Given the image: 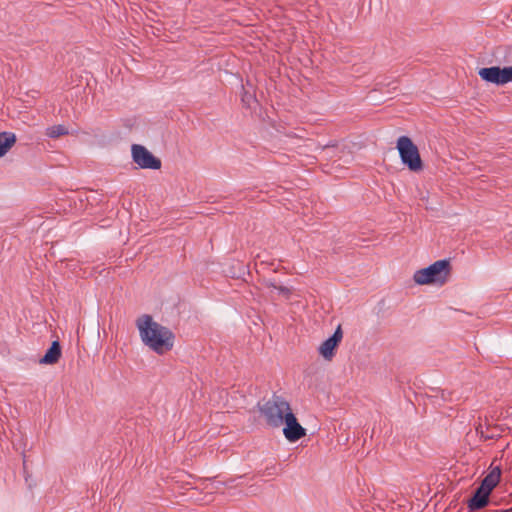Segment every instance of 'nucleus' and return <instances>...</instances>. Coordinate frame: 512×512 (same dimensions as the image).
Listing matches in <instances>:
<instances>
[{"mask_svg": "<svg viewBox=\"0 0 512 512\" xmlns=\"http://www.w3.org/2000/svg\"><path fill=\"white\" fill-rule=\"evenodd\" d=\"M142 342L157 354L170 351L174 345V333L166 326L154 321L149 314H143L136 320Z\"/></svg>", "mask_w": 512, "mask_h": 512, "instance_id": "obj_1", "label": "nucleus"}, {"mask_svg": "<svg viewBox=\"0 0 512 512\" xmlns=\"http://www.w3.org/2000/svg\"><path fill=\"white\" fill-rule=\"evenodd\" d=\"M451 270L449 260H438L426 268L417 270L414 273L413 280L419 285L436 284L442 286L448 282Z\"/></svg>", "mask_w": 512, "mask_h": 512, "instance_id": "obj_2", "label": "nucleus"}, {"mask_svg": "<svg viewBox=\"0 0 512 512\" xmlns=\"http://www.w3.org/2000/svg\"><path fill=\"white\" fill-rule=\"evenodd\" d=\"M259 411L264 416L266 424L278 428L284 423L285 415L291 411L290 404L282 397L273 395L263 405L258 404Z\"/></svg>", "mask_w": 512, "mask_h": 512, "instance_id": "obj_3", "label": "nucleus"}, {"mask_svg": "<svg viewBox=\"0 0 512 512\" xmlns=\"http://www.w3.org/2000/svg\"><path fill=\"white\" fill-rule=\"evenodd\" d=\"M396 148L402 163L412 172L423 170V162L419 149L408 136H401L397 140Z\"/></svg>", "mask_w": 512, "mask_h": 512, "instance_id": "obj_4", "label": "nucleus"}, {"mask_svg": "<svg viewBox=\"0 0 512 512\" xmlns=\"http://www.w3.org/2000/svg\"><path fill=\"white\" fill-rule=\"evenodd\" d=\"M478 74L482 80L498 86L512 82V66L503 68L499 66L485 67L479 69Z\"/></svg>", "mask_w": 512, "mask_h": 512, "instance_id": "obj_5", "label": "nucleus"}, {"mask_svg": "<svg viewBox=\"0 0 512 512\" xmlns=\"http://www.w3.org/2000/svg\"><path fill=\"white\" fill-rule=\"evenodd\" d=\"M131 151L133 161L140 168L153 170L161 168V160L155 157L146 147L139 144H133Z\"/></svg>", "mask_w": 512, "mask_h": 512, "instance_id": "obj_6", "label": "nucleus"}, {"mask_svg": "<svg viewBox=\"0 0 512 512\" xmlns=\"http://www.w3.org/2000/svg\"><path fill=\"white\" fill-rule=\"evenodd\" d=\"M285 416L283 433L286 439L290 442H296L304 437L306 435V429L300 425L292 410L288 411Z\"/></svg>", "mask_w": 512, "mask_h": 512, "instance_id": "obj_7", "label": "nucleus"}, {"mask_svg": "<svg viewBox=\"0 0 512 512\" xmlns=\"http://www.w3.org/2000/svg\"><path fill=\"white\" fill-rule=\"evenodd\" d=\"M343 338L341 325H338L333 335L326 339L319 347V353L326 360H331L335 355V350Z\"/></svg>", "mask_w": 512, "mask_h": 512, "instance_id": "obj_8", "label": "nucleus"}, {"mask_svg": "<svg viewBox=\"0 0 512 512\" xmlns=\"http://www.w3.org/2000/svg\"><path fill=\"white\" fill-rule=\"evenodd\" d=\"M491 493L478 486L471 498L467 501L469 512H476L485 508L490 503Z\"/></svg>", "mask_w": 512, "mask_h": 512, "instance_id": "obj_9", "label": "nucleus"}, {"mask_svg": "<svg viewBox=\"0 0 512 512\" xmlns=\"http://www.w3.org/2000/svg\"><path fill=\"white\" fill-rule=\"evenodd\" d=\"M501 468L500 466H491L488 474L483 478L480 485L482 488H485L488 492H492L493 489L498 485L501 478Z\"/></svg>", "mask_w": 512, "mask_h": 512, "instance_id": "obj_10", "label": "nucleus"}, {"mask_svg": "<svg viewBox=\"0 0 512 512\" xmlns=\"http://www.w3.org/2000/svg\"><path fill=\"white\" fill-rule=\"evenodd\" d=\"M62 354L61 345L58 340L53 341L44 356L40 359L41 364H56Z\"/></svg>", "mask_w": 512, "mask_h": 512, "instance_id": "obj_11", "label": "nucleus"}, {"mask_svg": "<svg viewBox=\"0 0 512 512\" xmlns=\"http://www.w3.org/2000/svg\"><path fill=\"white\" fill-rule=\"evenodd\" d=\"M16 136L12 132L0 133V157L4 156L8 150L15 144Z\"/></svg>", "mask_w": 512, "mask_h": 512, "instance_id": "obj_12", "label": "nucleus"}, {"mask_svg": "<svg viewBox=\"0 0 512 512\" xmlns=\"http://www.w3.org/2000/svg\"><path fill=\"white\" fill-rule=\"evenodd\" d=\"M67 134H69L68 128L62 124L53 125L46 129V135L53 139L59 138Z\"/></svg>", "mask_w": 512, "mask_h": 512, "instance_id": "obj_13", "label": "nucleus"}, {"mask_svg": "<svg viewBox=\"0 0 512 512\" xmlns=\"http://www.w3.org/2000/svg\"><path fill=\"white\" fill-rule=\"evenodd\" d=\"M269 286H271V287H273V288L277 289L281 294H284V295H286V296H289V295H290V293H291V292H290V289H289V288H287V287H285V286H276V285H274V284H272V283H270V284H269Z\"/></svg>", "mask_w": 512, "mask_h": 512, "instance_id": "obj_14", "label": "nucleus"}, {"mask_svg": "<svg viewBox=\"0 0 512 512\" xmlns=\"http://www.w3.org/2000/svg\"><path fill=\"white\" fill-rule=\"evenodd\" d=\"M251 100H254L253 96L245 92L244 95L242 96V101L245 104L249 105Z\"/></svg>", "mask_w": 512, "mask_h": 512, "instance_id": "obj_15", "label": "nucleus"}, {"mask_svg": "<svg viewBox=\"0 0 512 512\" xmlns=\"http://www.w3.org/2000/svg\"><path fill=\"white\" fill-rule=\"evenodd\" d=\"M23 469H24V473L27 474L26 460L23 461ZM29 480H31V477H28V475H26L25 476V481L28 483V486L31 488L32 484L29 483Z\"/></svg>", "mask_w": 512, "mask_h": 512, "instance_id": "obj_16", "label": "nucleus"}, {"mask_svg": "<svg viewBox=\"0 0 512 512\" xmlns=\"http://www.w3.org/2000/svg\"><path fill=\"white\" fill-rule=\"evenodd\" d=\"M23 469H24V473L27 474L26 460L23 461ZM29 480H31V477H28V475H26L25 476V481L28 483V486L31 488L32 484L29 483Z\"/></svg>", "mask_w": 512, "mask_h": 512, "instance_id": "obj_17", "label": "nucleus"}, {"mask_svg": "<svg viewBox=\"0 0 512 512\" xmlns=\"http://www.w3.org/2000/svg\"><path fill=\"white\" fill-rule=\"evenodd\" d=\"M336 146H337V144L335 142H331V143H328V144H325V145H319V148L321 150H325V149H328V148H334Z\"/></svg>", "mask_w": 512, "mask_h": 512, "instance_id": "obj_18", "label": "nucleus"}, {"mask_svg": "<svg viewBox=\"0 0 512 512\" xmlns=\"http://www.w3.org/2000/svg\"><path fill=\"white\" fill-rule=\"evenodd\" d=\"M512 511V508L510 509H502V510H495L494 512H510Z\"/></svg>", "mask_w": 512, "mask_h": 512, "instance_id": "obj_19", "label": "nucleus"}, {"mask_svg": "<svg viewBox=\"0 0 512 512\" xmlns=\"http://www.w3.org/2000/svg\"><path fill=\"white\" fill-rule=\"evenodd\" d=\"M481 437H484L485 439H492L493 436H484L483 432H481Z\"/></svg>", "mask_w": 512, "mask_h": 512, "instance_id": "obj_20", "label": "nucleus"}]
</instances>
